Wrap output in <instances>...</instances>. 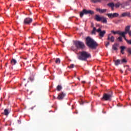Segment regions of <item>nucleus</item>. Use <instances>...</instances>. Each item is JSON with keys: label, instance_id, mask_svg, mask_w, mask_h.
<instances>
[{"label": "nucleus", "instance_id": "obj_27", "mask_svg": "<svg viewBox=\"0 0 131 131\" xmlns=\"http://www.w3.org/2000/svg\"><path fill=\"white\" fill-rule=\"evenodd\" d=\"M113 15L114 18H116V17H118V16H119V14L117 13H113Z\"/></svg>", "mask_w": 131, "mask_h": 131}, {"label": "nucleus", "instance_id": "obj_7", "mask_svg": "<svg viewBox=\"0 0 131 131\" xmlns=\"http://www.w3.org/2000/svg\"><path fill=\"white\" fill-rule=\"evenodd\" d=\"M111 35V34H109L107 36V40H110L111 42H114L115 40V37L113 36H110Z\"/></svg>", "mask_w": 131, "mask_h": 131}, {"label": "nucleus", "instance_id": "obj_23", "mask_svg": "<svg viewBox=\"0 0 131 131\" xmlns=\"http://www.w3.org/2000/svg\"><path fill=\"white\" fill-rule=\"evenodd\" d=\"M101 1L102 0H91V2L94 4H96V3H101Z\"/></svg>", "mask_w": 131, "mask_h": 131}, {"label": "nucleus", "instance_id": "obj_38", "mask_svg": "<svg viewBox=\"0 0 131 131\" xmlns=\"http://www.w3.org/2000/svg\"><path fill=\"white\" fill-rule=\"evenodd\" d=\"M121 54H122L123 55L124 54V52H123V51H121Z\"/></svg>", "mask_w": 131, "mask_h": 131}, {"label": "nucleus", "instance_id": "obj_21", "mask_svg": "<svg viewBox=\"0 0 131 131\" xmlns=\"http://www.w3.org/2000/svg\"><path fill=\"white\" fill-rule=\"evenodd\" d=\"M12 65H16L17 63V61L15 59H12L11 61Z\"/></svg>", "mask_w": 131, "mask_h": 131}, {"label": "nucleus", "instance_id": "obj_10", "mask_svg": "<svg viewBox=\"0 0 131 131\" xmlns=\"http://www.w3.org/2000/svg\"><path fill=\"white\" fill-rule=\"evenodd\" d=\"M102 17L100 16V15H96L95 16V20H96V21H97V22H100L101 21H102Z\"/></svg>", "mask_w": 131, "mask_h": 131}, {"label": "nucleus", "instance_id": "obj_31", "mask_svg": "<svg viewBox=\"0 0 131 131\" xmlns=\"http://www.w3.org/2000/svg\"><path fill=\"white\" fill-rule=\"evenodd\" d=\"M126 62H127V61H126V59H125L124 58L121 60V64H122V63H126Z\"/></svg>", "mask_w": 131, "mask_h": 131}, {"label": "nucleus", "instance_id": "obj_41", "mask_svg": "<svg viewBox=\"0 0 131 131\" xmlns=\"http://www.w3.org/2000/svg\"><path fill=\"white\" fill-rule=\"evenodd\" d=\"M120 72H121L122 73L123 72L122 71V70H121Z\"/></svg>", "mask_w": 131, "mask_h": 131}, {"label": "nucleus", "instance_id": "obj_11", "mask_svg": "<svg viewBox=\"0 0 131 131\" xmlns=\"http://www.w3.org/2000/svg\"><path fill=\"white\" fill-rule=\"evenodd\" d=\"M118 46L119 44L117 43H114V45H113L112 46V49L113 50V51H117L118 50Z\"/></svg>", "mask_w": 131, "mask_h": 131}, {"label": "nucleus", "instance_id": "obj_33", "mask_svg": "<svg viewBox=\"0 0 131 131\" xmlns=\"http://www.w3.org/2000/svg\"><path fill=\"white\" fill-rule=\"evenodd\" d=\"M112 33H113V34H118V31H114L113 30L111 31Z\"/></svg>", "mask_w": 131, "mask_h": 131}, {"label": "nucleus", "instance_id": "obj_3", "mask_svg": "<svg viewBox=\"0 0 131 131\" xmlns=\"http://www.w3.org/2000/svg\"><path fill=\"white\" fill-rule=\"evenodd\" d=\"M74 45L76 47V49L78 50L81 49V50H83L85 48V45H84V43L82 41H74Z\"/></svg>", "mask_w": 131, "mask_h": 131}, {"label": "nucleus", "instance_id": "obj_2", "mask_svg": "<svg viewBox=\"0 0 131 131\" xmlns=\"http://www.w3.org/2000/svg\"><path fill=\"white\" fill-rule=\"evenodd\" d=\"M90 58H92V55L85 51H82L79 52V54L78 56V60L80 61H88V59H90Z\"/></svg>", "mask_w": 131, "mask_h": 131}, {"label": "nucleus", "instance_id": "obj_1", "mask_svg": "<svg viewBox=\"0 0 131 131\" xmlns=\"http://www.w3.org/2000/svg\"><path fill=\"white\" fill-rule=\"evenodd\" d=\"M85 43L89 48L93 50L96 49V48L99 46L98 43H97L96 41H94V39L91 38L90 36L86 38Z\"/></svg>", "mask_w": 131, "mask_h": 131}, {"label": "nucleus", "instance_id": "obj_5", "mask_svg": "<svg viewBox=\"0 0 131 131\" xmlns=\"http://www.w3.org/2000/svg\"><path fill=\"white\" fill-rule=\"evenodd\" d=\"M112 97V94H104L101 100L104 101H111V98Z\"/></svg>", "mask_w": 131, "mask_h": 131}, {"label": "nucleus", "instance_id": "obj_42", "mask_svg": "<svg viewBox=\"0 0 131 131\" xmlns=\"http://www.w3.org/2000/svg\"><path fill=\"white\" fill-rule=\"evenodd\" d=\"M78 79L79 80H80V78H78Z\"/></svg>", "mask_w": 131, "mask_h": 131}, {"label": "nucleus", "instance_id": "obj_22", "mask_svg": "<svg viewBox=\"0 0 131 131\" xmlns=\"http://www.w3.org/2000/svg\"><path fill=\"white\" fill-rule=\"evenodd\" d=\"M106 16H108V18H114L113 13H107L106 14Z\"/></svg>", "mask_w": 131, "mask_h": 131}, {"label": "nucleus", "instance_id": "obj_39", "mask_svg": "<svg viewBox=\"0 0 131 131\" xmlns=\"http://www.w3.org/2000/svg\"><path fill=\"white\" fill-rule=\"evenodd\" d=\"M82 83H85V81H82Z\"/></svg>", "mask_w": 131, "mask_h": 131}, {"label": "nucleus", "instance_id": "obj_15", "mask_svg": "<svg viewBox=\"0 0 131 131\" xmlns=\"http://www.w3.org/2000/svg\"><path fill=\"white\" fill-rule=\"evenodd\" d=\"M107 6L108 7H110L112 9V11H114V7H115V4L113 3H110L107 4Z\"/></svg>", "mask_w": 131, "mask_h": 131}, {"label": "nucleus", "instance_id": "obj_20", "mask_svg": "<svg viewBox=\"0 0 131 131\" xmlns=\"http://www.w3.org/2000/svg\"><path fill=\"white\" fill-rule=\"evenodd\" d=\"M9 110L6 108L4 110V115L6 116H8L9 115Z\"/></svg>", "mask_w": 131, "mask_h": 131}, {"label": "nucleus", "instance_id": "obj_14", "mask_svg": "<svg viewBox=\"0 0 131 131\" xmlns=\"http://www.w3.org/2000/svg\"><path fill=\"white\" fill-rule=\"evenodd\" d=\"M114 62L116 66H118V65L121 64V60L120 59H117V60H114Z\"/></svg>", "mask_w": 131, "mask_h": 131}, {"label": "nucleus", "instance_id": "obj_32", "mask_svg": "<svg viewBox=\"0 0 131 131\" xmlns=\"http://www.w3.org/2000/svg\"><path fill=\"white\" fill-rule=\"evenodd\" d=\"M105 47L106 48H108V46L110 45V41H107L105 42Z\"/></svg>", "mask_w": 131, "mask_h": 131}, {"label": "nucleus", "instance_id": "obj_36", "mask_svg": "<svg viewBox=\"0 0 131 131\" xmlns=\"http://www.w3.org/2000/svg\"><path fill=\"white\" fill-rule=\"evenodd\" d=\"M71 50H72V51H75L76 49L74 48V47L72 46L71 47Z\"/></svg>", "mask_w": 131, "mask_h": 131}, {"label": "nucleus", "instance_id": "obj_34", "mask_svg": "<svg viewBox=\"0 0 131 131\" xmlns=\"http://www.w3.org/2000/svg\"><path fill=\"white\" fill-rule=\"evenodd\" d=\"M118 40H119V41H122V37L121 36H119L118 38Z\"/></svg>", "mask_w": 131, "mask_h": 131}, {"label": "nucleus", "instance_id": "obj_12", "mask_svg": "<svg viewBox=\"0 0 131 131\" xmlns=\"http://www.w3.org/2000/svg\"><path fill=\"white\" fill-rule=\"evenodd\" d=\"M96 11L97 12H99V13L103 14V13H106L107 12V9H101L100 8H97Z\"/></svg>", "mask_w": 131, "mask_h": 131}, {"label": "nucleus", "instance_id": "obj_30", "mask_svg": "<svg viewBox=\"0 0 131 131\" xmlns=\"http://www.w3.org/2000/svg\"><path fill=\"white\" fill-rule=\"evenodd\" d=\"M120 49H121V52H123V51H124L125 49V47H124V46H121Z\"/></svg>", "mask_w": 131, "mask_h": 131}, {"label": "nucleus", "instance_id": "obj_16", "mask_svg": "<svg viewBox=\"0 0 131 131\" xmlns=\"http://www.w3.org/2000/svg\"><path fill=\"white\" fill-rule=\"evenodd\" d=\"M127 6H129V4L128 3V2H125L121 4V8H122V9H124V8L127 7Z\"/></svg>", "mask_w": 131, "mask_h": 131}, {"label": "nucleus", "instance_id": "obj_13", "mask_svg": "<svg viewBox=\"0 0 131 131\" xmlns=\"http://www.w3.org/2000/svg\"><path fill=\"white\" fill-rule=\"evenodd\" d=\"M126 16L127 17H131L130 13L128 12H124V13H122V14H121V17H125Z\"/></svg>", "mask_w": 131, "mask_h": 131}, {"label": "nucleus", "instance_id": "obj_8", "mask_svg": "<svg viewBox=\"0 0 131 131\" xmlns=\"http://www.w3.org/2000/svg\"><path fill=\"white\" fill-rule=\"evenodd\" d=\"M24 23L25 24H30L32 23V18L27 17L24 19Z\"/></svg>", "mask_w": 131, "mask_h": 131}, {"label": "nucleus", "instance_id": "obj_24", "mask_svg": "<svg viewBox=\"0 0 131 131\" xmlns=\"http://www.w3.org/2000/svg\"><path fill=\"white\" fill-rule=\"evenodd\" d=\"M96 31H97V29H96V27H93V30L92 31V34H96Z\"/></svg>", "mask_w": 131, "mask_h": 131}, {"label": "nucleus", "instance_id": "obj_26", "mask_svg": "<svg viewBox=\"0 0 131 131\" xmlns=\"http://www.w3.org/2000/svg\"><path fill=\"white\" fill-rule=\"evenodd\" d=\"M61 90H62V86H61V85H58L57 86V90L58 92H60V91H61Z\"/></svg>", "mask_w": 131, "mask_h": 131}, {"label": "nucleus", "instance_id": "obj_40", "mask_svg": "<svg viewBox=\"0 0 131 131\" xmlns=\"http://www.w3.org/2000/svg\"><path fill=\"white\" fill-rule=\"evenodd\" d=\"M6 67H7V66H8V63H6L5 64Z\"/></svg>", "mask_w": 131, "mask_h": 131}, {"label": "nucleus", "instance_id": "obj_9", "mask_svg": "<svg viewBox=\"0 0 131 131\" xmlns=\"http://www.w3.org/2000/svg\"><path fill=\"white\" fill-rule=\"evenodd\" d=\"M65 96H66V94H65V93L62 92L58 95V96L57 97V99L58 100H63Z\"/></svg>", "mask_w": 131, "mask_h": 131}, {"label": "nucleus", "instance_id": "obj_25", "mask_svg": "<svg viewBox=\"0 0 131 131\" xmlns=\"http://www.w3.org/2000/svg\"><path fill=\"white\" fill-rule=\"evenodd\" d=\"M127 52L128 53V56H130V55H131V48H128L127 49Z\"/></svg>", "mask_w": 131, "mask_h": 131}, {"label": "nucleus", "instance_id": "obj_29", "mask_svg": "<svg viewBox=\"0 0 131 131\" xmlns=\"http://www.w3.org/2000/svg\"><path fill=\"white\" fill-rule=\"evenodd\" d=\"M60 62H61V61L60 60V59L57 58L55 61V63H56V64H60Z\"/></svg>", "mask_w": 131, "mask_h": 131}, {"label": "nucleus", "instance_id": "obj_19", "mask_svg": "<svg viewBox=\"0 0 131 131\" xmlns=\"http://www.w3.org/2000/svg\"><path fill=\"white\" fill-rule=\"evenodd\" d=\"M101 21L102 23H105V24H107V19L106 17H104V16H102V18H101Z\"/></svg>", "mask_w": 131, "mask_h": 131}, {"label": "nucleus", "instance_id": "obj_6", "mask_svg": "<svg viewBox=\"0 0 131 131\" xmlns=\"http://www.w3.org/2000/svg\"><path fill=\"white\" fill-rule=\"evenodd\" d=\"M97 32L99 33V35L100 37H104V36L105 35V34H106V31H102L101 28H99L98 29H97Z\"/></svg>", "mask_w": 131, "mask_h": 131}, {"label": "nucleus", "instance_id": "obj_4", "mask_svg": "<svg viewBox=\"0 0 131 131\" xmlns=\"http://www.w3.org/2000/svg\"><path fill=\"white\" fill-rule=\"evenodd\" d=\"M84 14L85 15H88V14L93 15V14H95V12L92 10H87L86 9H83L82 11L80 13V16L81 17V18H82V17H83Z\"/></svg>", "mask_w": 131, "mask_h": 131}, {"label": "nucleus", "instance_id": "obj_35", "mask_svg": "<svg viewBox=\"0 0 131 131\" xmlns=\"http://www.w3.org/2000/svg\"><path fill=\"white\" fill-rule=\"evenodd\" d=\"M74 64H72L71 65H70V66L68 67L69 68H74Z\"/></svg>", "mask_w": 131, "mask_h": 131}, {"label": "nucleus", "instance_id": "obj_28", "mask_svg": "<svg viewBox=\"0 0 131 131\" xmlns=\"http://www.w3.org/2000/svg\"><path fill=\"white\" fill-rule=\"evenodd\" d=\"M120 6H121V4H120V3H118L115 4V7L116 8H119Z\"/></svg>", "mask_w": 131, "mask_h": 131}, {"label": "nucleus", "instance_id": "obj_43", "mask_svg": "<svg viewBox=\"0 0 131 131\" xmlns=\"http://www.w3.org/2000/svg\"><path fill=\"white\" fill-rule=\"evenodd\" d=\"M128 1H129L130 2H131V0H128Z\"/></svg>", "mask_w": 131, "mask_h": 131}, {"label": "nucleus", "instance_id": "obj_37", "mask_svg": "<svg viewBox=\"0 0 131 131\" xmlns=\"http://www.w3.org/2000/svg\"><path fill=\"white\" fill-rule=\"evenodd\" d=\"M91 27H94V23H91Z\"/></svg>", "mask_w": 131, "mask_h": 131}, {"label": "nucleus", "instance_id": "obj_17", "mask_svg": "<svg viewBox=\"0 0 131 131\" xmlns=\"http://www.w3.org/2000/svg\"><path fill=\"white\" fill-rule=\"evenodd\" d=\"M126 32H121L120 31H118V34L119 35H120L121 36H122V37H124V36H125V35L126 34Z\"/></svg>", "mask_w": 131, "mask_h": 131}, {"label": "nucleus", "instance_id": "obj_45", "mask_svg": "<svg viewBox=\"0 0 131 131\" xmlns=\"http://www.w3.org/2000/svg\"><path fill=\"white\" fill-rule=\"evenodd\" d=\"M0 91H1V87H0Z\"/></svg>", "mask_w": 131, "mask_h": 131}, {"label": "nucleus", "instance_id": "obj_18", "mask_svg": "<svg viewBox=\"0 0 131 131\" xmlns=\"http://www.w3.org/2000/svg\"><path fill=\"white\" fill-rule=\"evenodd\" d=\"M130 29V26H127L125 28V32L126 33H129L130 31L129 30Z\"/></svg>", "mask_w": 131, "mask_h": 131}, {"label": "nucleus", "instance_id": "obj_44", "mask_svg": "<svg viewBox=\"0 0 131 131\" xmlns=\"http://www.w3.org/2000/svg\"><path fill=\"white\" fill-rule=\"evenodd\" d=\"M11 6H12V5H10V6L11 7Z\"/></svg>", "mask_w": 131, "mask_h": 131}]
</instances>
